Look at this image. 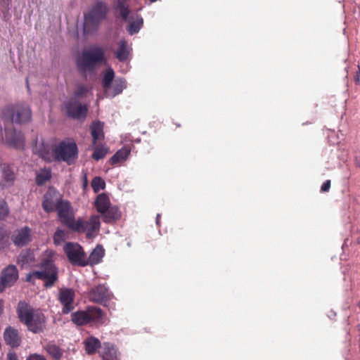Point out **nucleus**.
<instances>
[{
  "label": "nucleus",
  "instance_id": "nucleus-35",
  "mask_svg": "<svg viewBox=\"0 0 360 360\" xmlns=\"http://www.w3.org/2000/svg\"><path fill=\"white\" fill-rule=\"evenodd\" d=\"M44 349L46 352L55 360H60L63 356V349L54 343H47L44 347Z\"/></svg>",
  "mask_w": 360,
  "mask_h": 360
},
{
  "label": "nucleus",
  "instance_id": "nucleus-44",
  "mask_svg": "<svg viewBox=\"0 0 360 360\" xmlns=\"http://www.w3.org/2000/svg\"><path fill=\"white\" fill-rule=\"evenodd\" d=\"M91 88L86 86L84 84H79L77 86L75 91H74V96L72 98L73 99L82 98L85 96L86 94H88Z\"/></svg>",
  "mask_w": 360,
  "mask_h": 360
},
{
  "label": "nucleus",
  "instance_id": "nucleus-13",
  "mask_svg": "<svg viewBox=\"0 0 360 360\" xmlns=\"http://www.w3.org/2000/svg\"><path fill=\"white\" fill-rule=\"evenodd\" d=\"M75 297V292L70 288H63L59 290L58 300L62 305V312L68 314L75 308L73 303Z\"/></svg>",
  "mask_w": 360,
  "mask_h": 360
},
{
  "label": "nucleus",
  "instance_id": "nucleus-27",
  "mask_svg": "<svg viewBox=\"0 0 360 360\" xmlns=\"http://www.w3.org/2000/svg\"><path fill=\"white\" fill-rule=\"evenodd\" d=\"M84 346L86 353L88 355H93L96 353L98 349L101 348V343L98 338L91 336L84 341Z\"/></svg>",
  "mask_w": 360,
  "mask_h": 360
},
{
  "label": "nucleus",
  "instance_id": "nucleus-7",
  "mask_svg": "<svg viewBox=\"0 0 360 360\" xmlns=\"http://www.w3.org/2000/svg\"><path fill=\"white\" fill-rule=\"evenodd\" d=\"M70 201L63 198L59 191L53 186H49L43 195L41 207L43 210L47 213L58 212Z\"/></svg>",
  "mask_w": 360,
  "mask_h": 360
},
{
  "label": "nucleus",
  "instance_id": "nucleus-1",
  "mask_svg": "<svg viewBox=\"0 0 360 360\" xmlns=\"http://www.w3.org/2000/svg\"><path fill=\"white\" fill-rule=\"evenodd\" d=\"M107 63L103 47L97 44L84 46L75 58L77 72L85 79L95 76L101 65Z\"/></svg>",
  "mask_w": 360,
  "mask_h": 360
},
{
  "label": "nucleus",
  "instance_id": "nucleus-24",
  "mask_svg": "<svg viewBox=\"0 0 360 360\" xmlns=\"http://www.w3.org/2000/svg\"><path fill=\"white\" fill-rule=\"evenodd\" d=\"M131 148L124 146L117 150L114 155L108 160V162L111 165H115L118 163L126 161L131 154Z\"/></svg>",
  "mask_w": 360,
  "mask_h": 360
},
{
  "label": "nucleus",
  "instance_id": "nucleus-32",
  "mask_svg": "<svg viewBox=\"0 0 360 360\" xmlns=\"http://www.w3.org/2000/svg\"><path fill=\"white\" fill-rule=\"evenodd\" d=\"M127 82L124 77L118 78L115 81V85L114 86L113 91L111 93H108V90L104 91V94L106 97L114 98L116 96L120 94L124 89L127 88Z\"/></svg>",
  "mask_w": 360,
  "mask_h": 360
},
{
  "label": "nucleus",
  "instance_id": "nucleus-22",
  "mask_svg": "<svg viewBox=\"0 0 360 360\" xmlns=\"http://www.w3.org/2000/svg\"><path fill=\"white\" fill-rule=\"evenodd\" d=\"M105 256V249L102 245L98 244L86 257L88 266H94L99 264Z\"/></svg>",
  "mask_w": 360,
  "mask_h": 360
},
{
  "label": "nucleus",
  "instance_id": "nucleus-9",
  "mask_svg": "<svg viewBox=\"0 0 360 360\" xmlns=\"http://www.w3.org/2000/svg\"><path fill=\"white\" fill-rule=\"evenodd\" d=\"M4 144L10 148L23 150L25 148V137L20 129L14 127H4L2 134Z\"/></svg>",
  "mask_w": 360,
  "mask_h": 360
},
{
  "label": "nucleus",
  "instance_id": "nucleus-42",
  "mask_svg": "<svg viewBox=\"0 0 360 360\" xmlns=\"http://www.w3.org/2000/svg\"><path fill=\"white\" fill-rule=\"evenodd\" d=\"M44 275L45 274H44V271H39V270H35L32 272H29L26 275L25 281L27 283L34 284V278H35L38 280L44 281V282H46V277L44 276Z\"/></svg>",
  "mask_w": 360,
  "mask_h": 360
},
{
  "label": "nucleus",
  "instance_id": "nucleus-30",
  "mask_svg": "<svg viewBox=\"0 0 360 360\" xmlns=\"http://www.w3.org/2000/svg\"><path fill=\"white\" fill-rule=\"evenodd\" d=\"M127 26V30L130 35L139 33L143 26V18L141 15H136V20L129 21Z\"/></svg>",
  "mask_w": 360,
  "mask_h": 360
},
{
  "label": "nucleus",
  "instance_id": "nucleus-60",
  "mask_svg": "<svg viewBox=\"0 0 360 360\" xmlns=\"http://www.w3.org/2000/svg\"><path fill=\"white\" fill-rule=\"evenodd\" d=\"M358 306H359V307L360 308V301H359V303Z\"/></svg>",
  "mask_w": 360,
  "mask_h": 360
},
{
  "label": "nucleus",
  "instance_id": "nucleus-25",
  "mask_svg": "<svg viewBox=\"0 0 360 360\" xmlns=\"http://www.w3.org/2000/svg\"><path fill=\"white\" fill-rule=\"evenodd\" d=\"M130 49L128 42L125 39H121L118 43V47L115 51V58L121 63L125 62L129 56Z\"/></svg>",
  "mask_w": 360,
  "mask_h": 360
},
{
  "label": "nucleus",
  "instance_id": "nucleus-54",
  "mask_svg": "<svg viewBox=\"0 0 360 360\" xmlns=\"http://www.w3.org/2000/svg\"><path fill=\"white\" fill-rule=\"evenodd\" d=\"M141 138H136L135 139L133 142L136 143H139L141 142Z\"/></svg>",
  "mask_w": 360,
  "mask_h": 360
},
{
  "label": "nucleus",
  "instance_id": "nucleus-48",
  "mask_svg": "<svg viewBox=\"0 0 360 360\" xmlns=\"http://www.w3.org/2000/svg\"><path fill=\"white\" fill-rule=\"evenodd\" d=\"M7 360H18L17 354L14 352H10L7 354Z\"/></svg>",
  "mask_w": 360,
  "mask_h": 360
},
{
  "label": "nucleus",
  "instance_id": "nucleus-52",
  "mask_svg": "<svg viewBox=\"0 0 360 360\" xmlns=\"http://www.w3.org/2000/svg\"><path fill=\"white\" fill-rule=\"evenodd\" d=\"M4 300L3 299H1L0 298V316L3 314L4 312Z\"/></svg>",
  "mask_w": 360,
  "mask_h": 360
},
{
  "label": "nucleus",
  "instance_id": "nucleus-28",
  "mask_svg": "<svg viewBox=\"0 0 360 360\" xmlns=\"http://www.w3.org/2000/svg\"><path fill=\"white\" fill-rule=\"evenodd\" d=\"M114 9L119 13V16L123 21H128L131 11L126 0H115Z\"/></svg>",
  "mask_w": 360,
  "mask_h": 360
},
{
  "label": "nucleus",
  "instance_id": "nucleus-15",
  "mask_svg": "<svg viewBox=\"0 0 360 360\" xmlns=\"http://www.w3.org/2000/svg\"><path fill=\"white\" fill-rule=\"evenodd\" d=\"M17 233L13 234L11 240L18 248H22L27 245L32 240V229L28 226H25L20 229H16Z\"/></svg>",
  "mask_w": 360,
  "mask_h": 360
},
{
  "label": "nucleus",
  "instance_id": "nucleus-57",
  "mask_svg": "<svg viewBox=\"0 0 360 360\" xmlns=\"http://www.w3.org/2000/svg\"><path fill=\"white\" fill-rule=\"evenodd\" d=\"M2 1H12V0H1Z\"/></svg>",
  "mask_w": 360,
  "mask_h": 360
},
{
  "label": "nucleus",
  "instance_id": "nucleus-16",
  "mask_svg": "<svg viewBox=\"0 0 360 360\" xmlns=\"http://www.w3.org/2000/svg\"><path fill=\"white\" fill-rule=\"evenodd\" d=\"M19 278V271L14 264H9L2 269L0 274V279L5 283L8 288L15 285Z\"/></svg>",
  "mask_w": 360,
  "mask_h": 360
},
{
  "label": "nucleus",
  "instance_id": "nucleus-49",
  "mask_svg": "<svg viewBox=\"0 0 360 360\" xmlns=\"http://www.w3.org/2000/svg\"><path fill=\"white\" fill-rule=\"evenodd\" d=\"M88 179L86 176V174L84 173L82 177V187L84 190H85L88 187Z\"/></svg>",
  "mask_w": 360,
  "mask_h": 360
},
{
  "label": "nucleus",
  "instance_id": "nucleus-31",
  "mask_svg": "<svg viewBox=\"0 0 360 360\" xmlns=\"http://www.w3.org/2000/svg\"><path fill=\"white\" fill-rule=\"evenodd\" d=\"M35 257L34 252L30 248L22 250L17 257V262L22 264V265L29 264L31 262H34Z\"/></svg>",
  "mask_w": 360,
  "mask_h": 360
},
{
  "label": "nucleus",
  "instance_id": "nucleus-19",
  "mask_svg": "<svg viewBox=\"0 0 360 360\" xmlns=\"http://www.w3.org/2000/svg\"><path fill=\"white\" fill-rule=\"evenodd\" d=\"M87 223L88 230L86 233V238L87 239L96 238L101 229L100 217L98 215L93 214L89 217Z\"/></svg>",
  "mask_w": 360,
  "mask_h": 360
},
{
  "label": "nucleus",
  "instance_id": "nucleus-58",
  "mask_svg": "<svg viewBox=\"0 0 360 360\" xmlns=\"http://www.w3.org/2000/svg\"><path fill=\"white\" fill-rule=\"evenodd\" d=\"M359 330H360V323L357 326Z\"/></svg>",
  "mask_w": 360,
  "mask_h": 360
},
{
  "label": "nucleus",
  "instance_id": "nucleus-3",
  "mask_svg": "<svg viewBox=\"0 0 360 360\" xmlns=\"http://www.w3.org/2000/svg\"><path fill=\"white\" fill-rule=\"evenodd\" d=\"M109 13L108 4L102 1H96L84 13L82 34L84 36L96 34L103 21L107 19Z\"/></svg>",
  "mask_w": 360,
  "mask_h": 360
},
{
  "label": "nucleus",
  "instance_id": "nucleus-38",
  "mask_svg": "<svg viewBox=\"0 0 360 360\" xmlns=\"http://www.w3.org/2000/svg\"><path fill=\"white\" fill-rule=\"evenodd\" d=\"M88 230V223L87 221L84 220L82 217H78L70 229L72 232L83 233H86Z\"/></svg>",
  "mask_w": 360,
  "mask_h": 360
},
{
  "label": "nucleus",
  "instance_id": "nucleus-26",
  "mask_svg": "<svg viewBox=\"0 0 360 360\" xmlns=\"http://www.w3.org/2000/svg\"><path fill=\"white\" fill-rule=\"evenodd\" d=\"M71 321L77 326H84L89 324L87 315V307L84 310H77L71 314Z\"/></svg>",
  "mask_w": 360,
  "mask_h": 360
},
{
  "label": "nucleus",
  "instance_id": "nucleus-40",
  "mask_svg": "<svg viewBox=\"0 0 360 360\" xmlns=\"http://www.w3.org/2000/svg\"><path fill=\"white\" fill-rule=\"evenodd\" d=\"M10 245L9 236L4 226H0V252L4 250Z\"/></svg>",
  "mask_w": 360,
  "mask_h": 360
},
{
  "label": "nucleus",
  "instance_id": "nucleus-43",
  "mask_svg": "<svg viewBox=\"0 0 360 360\" xmlns=\"http://www.w3.org/2000/svg\"><path fill=\"white\" fill-rule=\"evenodd\" d=\"M108 149L109 148L108 147H104L103 145H100L94 149L91 154V158L96 161H99L104 158L108 153Z\"/></svg>",
  "mask_w": 360,
  "mask_h": 360
},
{
  "label": "nucleus",
  "instance_id": "nucleus-8",
  "mask_svg": "<svg viewBox=\"0 0 360 360\" xmlns=\"http://www.w3.org/2000/svg\"><path fill=\"white\" fill-rule=\"evenodd\" d=\"M63 251L68 261L72 265L79 267L88 266L86 253L84 248L77 242H66Z\"/></svg>",
  "mask_w": 360,
  "mask_h": 360
},
{
  "label": "nucleus",
  "instance_id": "nucleus-12",
  "mask_svg": "<svg viewBox=\"0 0 360 360\" xmlns=\"http://www.w3.org/2000/svg\"><path fill=\"white\" fill-rule=\"evenodd\" d=\"M108 291L109 288L106 283L98 284L89 292V299L92 302L107 307L110 300Z\"/></svg>",
  "mask_w": 360,
  "mask_h": 360
},
{
  "label": "nucleus",
  "instance_id": "nucleus-18",
  "mask_svg": "<svg viewBox=\"0 0 360 360\" xmlns=\"http://www.w3.org/2000/svg\"><path fill=\"white\" fill-rule=\"evenodd\" d=\"M3 336L6 344L12 348H17L20 345L21 338L18 330L15 328L11 326H7L4 331Z\"/></svg>",
  "mask_w": 360,
  "mask_h": 360
},
{
  "label": "nucleus",
  "instance_id": "nucleus-51",
  "mask_svg": "<svg viewBox=\"0 0 360 360\" xmlns=\"http://www.w3.org/2000/svg\"><path fill=\"white\" fill-rule=\"evenodd\" d=\"M160 217H161V214L158 213L155 217V224L158 226H160Z\"/></svg>",
  "mask_w": 360,
  "mask_h": 360
},
{
  "label": "nucleus",
  "instance_id": "nucleus-23",
  "mask_svg": "<svg viewBox=\"0 0 360 360\" xmlns=\"http://www.w3.org/2000/svg\"><path fill=\"white\" fill-rule=\"evenodd\" d=\"M111 205L109 195L107 193H99L94 202V205L99 214L104 213Z\"/></svg>",
  "mask_w": 360,
  "mask_h": 360
},
{
  "label": "nucleus",
  "instance_id": "nucleus-11",
  "mask_svg": "<svg viewBox=\"0 0 360 360\" xmlns=\"http://www.w3.org/2000/svg\"><path fill=\"white\" fill-rule=\"evenodd\" d=\"M0 174V187L2 189H7L14 186L17 177L13 162L1 161Z\"/></svg>",
  "mask_w": 360,
  "mask_h": 360
},
{
  "label": "nucleus",
  "instance_id": "nucleus-14",
  "mask_svg": "<svg viewBox=\"0 0 360 360\" xmlns=\"http://www.w3.org/2000/svg\"><path fill=\"white\" fill-rule=\"evenodd\" d=\"M58 219L60 222L69 230L73 226L75 219V214L73 210L72 205L69 202L64 207H61V209L57 212Z\"/></svg>",
  "mask_w": 360,
  "mask_h": 360
},
{
  "label": "nucleus",
  "instance_id": "nucleus-55",
  "mask_svg": "<svg viewBox=\"0 0 360 360\" xmlns=\"http://www.w3.org/2000/svg\"><path fill=\"white\" fill-rule=\"evenodd\" d=\"M26 82H27V90H28V91H30V84H29V82H28V78H27Z\"/></svg>",
  "mask_w": 360,
  "mask_h": 360
},
{
  "label": "nucleus",
  "instance_id": "nucleus-50",
  "mask_svg": "<svg viewBox=\"0 0 360 360\" xmlns=\"http://www.w3.org/2000/svg\"><path fill=\"white\" fill-rule=\"evenodd\" d=\"M6 288H8L7 285L0 279V294L2 293Z\"/></svg>",
  "mask_w": 360,
  "mask_h": 360
},
{
  "label": "nucleus",
  "instance_id": "nucleus-6",
  "mask_svg": "<svg viewBox=\"0 0 360 360\" xmlns=\"http://www.w3.org/2000/svg\"><path fill=\"white\" fill-rule=\"evenodd\" d=\"M55 251L51 249H46L43 252L44 256L37 266L40 269L39 271H44L46 277V282L44 286L46 288H50L58 281V267L56 266L54 259Z\"/></svg>",
  "mask_w": 360,
  "mask_h": 360
},
{
  "label": "nucleus",
  "instance_id": "nucleus-20",
  "mask_svg": "<svg viewBox=\"0 0 360 360\" xmlns=\"http://www.w3.org/2000/svg\"><path fill=\"white\" fill-rule=\"evenodd\" d=\"M100 214L102 217L103 221L105 224L117 221L122 217V212L118 206L112 205L104 213Z\"/></svg>",
  "mask_w": 360,
  "mask_h": 360
},
{
  "label": "nucleus",
  "instance_id": "nucleus-46",
  "mask_svg": "<svg viewBox=\"0 0 360 360\" xmlns=\"http://www.w3.org/2000/svg\"><path fill=\"white\" fill-rule=\"evenodd\" d=\"M331 181L329 179L326 180L321 186L320 191L322 193L328 192L330 188Z\"/></svg>",
  "mask_w": 360,
  "mask_h": 360
},
{
  "label": "nucleus",
  "instance_id": "nucleus-41",
  "mask_svg": "<svg viewBox=\"0 0 360 360\" xmlns=\"http://www.w3.org/2000/svg\"><path fill=\"white\" fill-rule=\"evenodd\" d=\"M105 181L104 179L99 176H96L91 180V187L94 193H97L101 190L105 188Z\"/></svg>",
  "mask_w": 360,
  "mask_h": 360
},
{
  "label": "nucleus",
  "instance_id": "nucleus-37",
  "mask_svg": "<svg viewBox=\"0 0 360 360\" xmlns=\"http://www.w3.org/2000/svg\"><path fill=\"white\" fill-rule=\"evenodd\" d=\"M67 238H68V234L65 230L58 227L53 236V244L56 246L60 245Z\"/></svg>",
  "mask_w": 360,
  "mask_h": 360
},
{
  "label": "nucleus",
  "instance_id": "nucleus-59",
  "mask_svg": "<svg viewBox=\"0 0 360 360\" xmlns=\"http://www.w3.org/2000/svg\"><path fill=\"white\" fill-rule=\"evenodd\" d=\"M358 166L360 167V157H359V164L358 165Z\"/></svg>",
  "mask_w": 360,
  "mask_h": 360
},
{
  "label": "nucleus",
  "instance_id": "nucleus-4",
  "mask_svg": "<svg viewBox=\"0 0 360 360\" xmlns=\"http://www.w3.org/2000/svg\"><path fill=\"white\" fill-rule=\"evenodd\" d=\"M1 117L19 125L28 124L32 121L31 107L25 101H19L6 105L1 110Z\"/></svg>",
  "mask_w": 360,
  "mask_h": 360
},
{
  "label": "nucleus",
  "instance_id": "nucleus-39",
  "mask_svg": "<svg viewBox=\"0 0 360 360\" xmlns=\"http://www.w3.org/2000/svg\"><path fill=\"white\" fill-rule=\"evenodd\" d=\"M50 150L51 148L49 145L42 139L39 146V157L43 160L50 162L51 161L50 158Z\"/></svg>",
  "mask_w": 360,
  "mask_h": 360
},
{
  "label": "nucleus",
  "instance_id": "nucleus-33",
  "mask_svg": "<svg viewBox=\"0 0 360 360\" xmlns=\"http://www.w3.org/2000/svg\"><path fill=\"white\" fill-rule=\"evenodd\" d=\"M0 17L4 22H9L12 18V1H3L0 6Z\"/></svg>",
  "mask_w": 360,
  "mask_h": 360
},
{
  "label": "nucleus",
  "instance_id": "nucleus-29",
  "mask_svg": "<svg viewBox=\"0 0 360 360\" xmlns=\"http://www.w3.org/2000/svg\"><path fill=\"white\" fill-rule=\"evenodd\" d=\"M117 348L110 342H104L101 356L103 360H119L117 355Z\"/></svg>",
  "mask_w": 360,
  "mask_h": 360
},
{
  "label": "nucleus",
  "instance_id": "nucleus-34",
  "mask_svg": "<svg viewBox=\"0 0 360 360\" xmlns=\"http://www.w3.org/2000/svg\"><path fill=\"white\" fill-rule=\"evenodd\" d=\"M115 76V73L114 70L111 67L108 68L103 75L101 82L104 91H107L112 87Z\"/></svg>",
  "mask_w": 360,
  "mask_h": 360
},
{
  "label": "nucleus",
  "instance_id": "nucleus-45",
  "mask_svg": "<svg viewBox=\"0 0 360 360\" xmlns=\"http://www.w3.org/2000/svg\"><path fill=\"white\" fill-rule=\"evenodd\" d=\"M9 212V207L6 200L0 197V221L5 220Z\"/></svg>",
  "mask_w": 360,
  "mask_h": 360
},
{
  "label": "nucleus",
  "instance_id": "nucleus-53",
  "mask_svg": "<svg viewBox=\"0 0 360 360\" xmlns=\"http://www.w3.org/2000/svg\"><path fill=\"white\" fill-rule=\"evenodd\" d=\"M335 316H336V313L335 311H331L330 314L328 315V317L330 319H333Z\"/></svg>",
  "mask_w": 360,
  "mask_h": 360
},
{
  "label": "nucleus",
  "instance_id": "nucleus-17",
  "mask_svg": "<svg viewBox=\"0 0 360 360\" xmlns=\"http://www.w3.org/2000/svg\"><path fill=\"white\" fill-rule=\"evenodd\" d=\"M87 315L89 324L102 326L105 322V314L100 307L96 306H87Z\"/></svg>",
  "mask_w": 360,
  "mask_h": 360
},
{
  "label": "nucleus",
  "instance_id": "nucleus-47",
  "mask_svg": "<svg viewBox=\"0 0 360 360\" xmlns=\"http://www.w3.org/2000/svg\"><path fill=\"white\" fill-rule=\"evenodd\" d=\"M26 360H47L43 355H41V354H37V353H34V354H30Z\"/></svg>",
  "mask_w": 360,
  "mask_h": 360
},
{
  "label": "nucleus",
  "instance_id": "nucleus-36",
  "mask_svg": "<svg viewBox=\"0 0 360 360\" xmlns=\"http://www.w3.org/2000/svg\"><path fill=\"white\" fill-rule=\"evenodd\" d=\"M51 178V171L50 169L44 167L41 172H37L35 176V183L38 186H43Z\"/></svg>",
  "mask_w": 360,
  "mask_h": 360
},
{
  "label": "nucleus",
  "instance_id": "nucleus-5",
  "mask_svg": "<svg viewBox=\"0 0 360 360\" xmlns=\"http://www.w3.org/2000/svg\"><path fill=\"white\" fill-rule=\"evenodd\" d=\"M51 155L56 162L73 165L79 158V148L72 139H65L51 148Z\"/></svg>",
  "mask_w": 360,
  "mask_h": 360
},
{
  "label": "nucleus",
  "instance_id": "nucleus-10",
  "mask_svg": "<svg viewBox=\"0 0 360 360\" xmlns=\"http://www.w3.org/2000/svg\"><path fill=\"white\" fill-rule=\"evenodd\" d=\"M64 105L68 117L79 122L86 120L89 111L88 103H82L78 99L70 98Z\"/></svg>",
  "mask_w": 360,
  "mask_h": 360
},
{
  "label": "nucleus",
  "instance_id": "nucleus-21",
  "mask_svg": "<svg viewBox=\"0 0 360 360\" xmlns=\"http://www.w3.org/2000/svg\"><path fill=\"white\" fill-rule=\"evenodd\" d=\"M103 127L104 122L99 120H96L92 122L90 126V130L94 145L96 144L97 141L104 139L105 134Z\"/></svg>",
  "mask_w": 360,
  "mask_h": 360
},
{
  "label": "nucleus",
  "instance_id": "nucleus-56",
  "mask_svg": "<svg viewBox=\"0 0 360 360\" xmlns=\"http://www.w3.org/2000/svg\"><path fill=\"white\" fill-rule=\"evenodd\" d=\"M157 1H158V0H150V1L151 3H154V2Z\"/></svg>",
  "mask_w": 360,
  "mask_h": 360
},
{
  "label": "nucleus",
  "instance_id": "nucleus-2",
  "mask_svg": "<svg viewBox=\"0 0 360 360\" xmlns=\"http://www.w3.org/2000/svg\"><path fill=\"white\" fill-rule=\"evenodd\" d=\"M20 321L34 334L43 333L46 328L47 319L39 309H34L24 300L19 301L16 309Z\"/></svg>",
  "mask_w": 360,
  "mask_h": 360
}]
</instances>
